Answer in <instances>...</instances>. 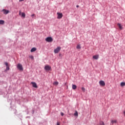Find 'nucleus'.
Here are the masks:
<instances>
[{
    "label": "nucleus",
    "instance_id": "obj_27",
    "mask_svg": "<svg viewBox=\"0 0 125 125\" xmlns=\"http://www.w3.org/2000/svg\"><path fill=\"white\" fill-rule=\"evenodd\" d=\"M124 116H125V110L124 111Z\"/></svg>",
    "mask_w": 125,
    "mask_h": 125
},
{
    "label": "nucleus",
    "instance_id": "obj_13",
    "mask_svg": "<svg viewBox=\"0 0 125 125\" xmlns=\"http://www.w3.org/2000/svg\"><path fill=\"white\" fill-rule=\"evenodd\" d=\"M121 86H125V82H122L120 84Z\"/></svg>",
    "mask_w": 125,
    "mask_h": 125
},
{
    "label": "nucleus",
    "instance_id": "obj_6",
    "mask_svg": "<svg viewBox=\"0 0 125 125\" xmlns=\"http://www.w3.org/2000/svg\"><path fill=\"white\" fill-rule=\"evenodd\" d=\"M31 84H32L33 87L38 88V85H37V83H36V82H31Z\"/></svg>",
    "mask_w": 125,
    "mask_h": 125
},
{
    "label": "nucleus",
    "instance_id": "obj_17",
    "mask_svg": "<svg viewBox=\"0 0 125 125\" xmlns=\"http://www.w3.org/2000/svg\"><path fill=\"white\" fill-rule=\"evenodd\" d=\"M77 49H81V45L80 44H78L77 46L76 47Z\"/></svg>",
    "mask_w": 125,
    "mask_h": 125
},
{
    "label": "nucleus",
    "instance_id": "obj_7",
    "mask_svg": "<svg viewBox=\"0 0 125 125\" xmlns=\"http://www.w3.org/2000/svg\"><path fill=\"white\" fill-rule=\"evenodd\" d=\"M2 12H3V14H8V13H9V11L5 9H3L2 10Z\"/></svg>",
    "mask_w": 125,
    "mask_h": 125
},
{
    "label": "nucleus",
    "instance_id": "obj_20",
    "mask_svg": "<svg viewBox=\"0 0 125 125\" xmlns=\"http://www.w3.org/2000/svg\"><path fill=\"white\" fill-rule=\"evenodd\" d=\"M53 84H54L55 85H58V82H54Z\"/></svg>",
    "mask_w": 125,
    "mask_h": 125
},
{
    "label": "nucleus",
    "instance_id": "obj_9",
    "mask_svg": "<svg viewBox=\"0 0 125 125\" xmlns=\"http://www.w3.org/2000/svg\"><path fill=\"white\" fill-rule=\"evenodd\" d=\"M93 58L94 59H95L96 60H97V59H98V58H99V55H95L93 56Z\"/></svg>",
    "mask_w": 125,
    "mask_h": 125
},
{
    "label": "nucleus",
    "instance_id": "obj_26",
    "mask_svg": "<svg viewBox=\"0 0 125 125\" xmlns=\"http://www.w3.org/2000/svg\"><path fill=\"white\" fill-rule=\"evenodd\" d=\"M35 15H35V14H32V15H31V17H34V16H35Z\"/></svg>",
    "mask_w": 125,
    "mask_h": 125
},
{
    "label": "nucleus",
    "instance_id": "obj_15",
    "mask_svg": "<svg viewBox=\"0 0 125 125\" xmlns=\"http://www.w3.org/2000/svg\"><path fill=\"white\" fill-rule=\"evenodd\" d=\"M0 25H3L4 24V21L0 20Z\"/></svg>",
    "mask_w": 125,
    "mask_h": 125
},
{
    "label": "nucleus",
    "instance_id": "obj_22",
    "mask_svg": "<svg viewBox=\"0 0 125 125\" xmlns=\"http://www.w3.org/2000/svg\"><path fill=\"white\" fill-rule=\"evenodd\" d=\"M29 58H31L32 60H34V56H29Z\"/></svg>",
    "mask_w": 125,
    "mask_h": 125
},
{
    "label": "nucleus",
    "instance_id": "obj_14",
    "mask_svg": "<svg viewBox=\"0 0 125 125\" xmlns=\"http://www.w3.org/2000/svg\"><path fill=\"white\" fill-rule=\"evenodd\" d=\"M21 17H23V18H25V17H26V14H25V13H21Z\"/></svg>",
    "mask_w": 125,
    "mask_h": 125
},
{
    "label": "nucleus",
    "instance_id": "obj_3",
    "mask_svg": "<svg viewBox=\"0 0 125 125\" xmlns=\"http://www.w3.org/2000/svg\"><path fill=\"white\" fill-rule=\"evenodd\" d=\"M46 42H53V39L51 37H47L45 39Z\"/></svg>",
    "mask_w": 125,
    "mask_h": 125
},
{
    "label": "nucleus",
    "instance_id": "obj_16",
    "mask_svg": "<svg viewBox=\"0 0 125 125\" xmlns=\"http://www.w3.org/2000/svg\"><path fill=\"white\" fill-rule=\"evenodd\" d=\"M72 88L73 89H77V85L75 84H72Z\"/></svg>",
    "mask_w": 125,
    "mask_h": 125
},
{
    "label": "nucleus",
    "instance_id": "obj_28",
    "mask_svg": "<svg viewBox=\"0 0 125 125\" xmlns=\"http://www.w3.org/2000/svg\"><path fill=\"white\" fill-rule=\"evenodd\" d=\"M57 125H60V124H59V123H57Z\"/></svg>",
    "mask_w": 125,
    "mask_h": 125
},
{
    "label": "nucleus",
    "instance_id": "obj_11",
    "mask_svg": "<svg viewBox=\"0 0 125 125\" xmlns=\"http://www.w3.org/2000/svg\"><path fill=\"white\" fill-rule=\"evenodd\" d=\"M117 122L118 121H117L116 120H112L111 122V124H112V125H114V124H117Z\"/></svg>",
    "mask_w": 125,
    "mask_h": 125
},
{
    "label": "nucleus",
    "instance_id": "obj_18",
    "mask_svg": "<svg viewBox=\"0 0 125 125\" xmlns=\"http://www.w3.org/2000/svg\"><path fill=\"white\" fill-rule=\"evenodd\" d=\"M74 116L76 117H78L79 116V113L77 112V111H76L75 113H74Z\"/></svg>",
    "mask_w": 125,
    "mask_h": 125
},
{
    "label": "nucleus",
    "instance_id": "obj_31",
    "mask_svg": "<svg viewBox=\"0 0 125 125\" xmlns=\"http://www.w3.org/2000/svg\"><path fill=\"white\" fill-rule=\"evenodd\" d=\"M76 7H79V5H77Z\"/></svg>",
    "mask_w": 125,
    "mask_h": 125
},
{
    "label": "nucleus",
    "instance_id": "obj_19",
    "mask_svg": "<svg viewBox=\"0 0 125 125\" xmlns=\"http://www.w3.org/2000/svg\"><path fill=\"white\" fill-rule=\"evenodd\" d=\"M100 125H105V124L104 123V122H103V121H101L100 122Z\"/></svg>",
    "mask_w": 125,
    "mask_h": 125
},
{
    "label": "nucleus",
    "instance_id": "obj_24",
    "mask_svg": "<svg viewBox=\"0 0 125 125\" xmlns=\"http://www.w3.org/2000/svg\"><path fill=\"white\" fill-rule=\"evenodd\" d=\"M6 70L7 71H8L9 70V66H6Z\"/></svg>",
    "mask_w": 125,
    "mask_h": 125
},
{
    "label": "nucleus",
    "instance_id": "obj_21",
    "mask_svg": "<svg viewBox=\"0 0 125 125\" xmlns=\"http://www.w3.org/2000/svg\"><path fill=\"white\" fill-rule=\"evenodd\" d=\"M82 91H83V92H85V88H84V87H83L82 88Z\"/></svg>",
    "mask_w": 125,
    "mask_h": 125
},
{
    "label": "nucleus",
    "instance_id": "obj_5",
    "mask_svg": "<svg viewBox=\"0 0 125 125\" xmlns=\"http://www.w3.org/2000/svg\"><path fill=\"white\" fill-rule=\"evenodd\" d=\"M99 84L101 85V86H105V84L104 81L101 80L99 82Z\"/></svg>",
    "mask_w": 125,
    "mask_h": 125
},
{
    "label": "nucleus",
    "instance_id": "obj_10",
    "mask_svg": "<svg viewBox=\"0 0 125 125\" xmlns=\"http://www.w3.org/2000/svg\"><path fill=\"white\" fill-rule=\"evenodd\" d=\"M117 25L120 30H123V26L121 24V23H118Z\"/></svg>",
    "mask_w": 125,
    "mask_h": 125
},
{
    "label": "nucleus",
    "instance_id": "obj_12",
    "mask_svg": "<svg viewBox=\"0 0 125 125\" xmlns=\"http://www.w3.org/2000/svg\"><path fill=\"white\" fill-rule=\"evenodd\" d=\"M36 50H37V48H32L31 50V52H35V51H36Z\"/></svg>",
    "mask_w": 125,
    "mask_h": 125
},
{
    "label": "nucleus",
    "instance_id": "obj_29",
    "mask_svg": "<svg viewBox=\"0 0 125 125\" xmlns=\"http://www.w3.org/2000/svg\"><path fill=\"white\" fill-rule=\"evenodd\" d=\"M24 0H20L19 1H23Z\"/></svg>",
    "mask_w": 125,
    "mask_h": 125
},
{
    "label": "nucleus",
    "instance_id": "obj_23",
    "mask_svg": "<svg viewBox=\"0 0 125 125\" xmlns=\"http://www.w3.org/2000/svg\"><path fill=\"white\" fill-rule=\"evenodd\" d=\"M4 64L6 66V67H8V66H9L8 65V63L7 62H5Z\"/></svg>",
    "mask_w": 125,
    "mask_h": 125
},
{
    "label": "nucleus",
    "instance_id": "obj_1",
    "mask_svg": "<svg viewBox=\"0 0 125 125\" xmlns=\"http://www.w3.org/2000/svg\"><path fill=\"white\" fill-rule=\"evenodd\" d=\"M61 50V47L58 46L57 48L54 49V53H59V51Z\"/></svg>",
    "mask_w": 125,
    "mask_h": 125
},
{
    "label": "nucleus",
    "instance_id": "obj_25",
    "mask_svg": "<svg viewBox=\"0 0 125 125\" xmlns=\"http://www.w3.org/2000/svg\"><path fill=\"white\" fill-rule=\"evenodd\" d=\"M61 116H64V113L63 112H61Z\"/></svg>",
    "mask_w": 125,
    "mask_h": 125
},
{
    "label": "nucleus",
    "instance_id": "obj_8",
    "mask_svg": "<svg viewBox=\"0 0 125 125\" xmlns=\"http://www.w3.org/2000/svg\"><path fill=\"white\" fill-rule=\"evenodd\" d=\"M44 69L46 70V71H49L50 69H51V67H50L49 65H46L44 67Z\"/></svg>",
    "mask_w": 125,
    "mask_h": 125
},
{
    "label": "nucleus",
    "instance_id": "obj_30",
    "mask_svg": "<svg viewBox=\"0 0 125 125\" xmlns=\"http://www.w3.org/2000/svg\"><path fill=\"white\" fill-rule=\"evenodd\" d=\"M19 15H21V12H20Z\"/></svg>",
    "mask_w": 125,
    "mask_h": 125
},
{
    "label": "nucleus",
    "instance_id": "obj_4",
    "mask_svg": "<svg viewBox=\"0 0 125 125\" xmlns=\"http://www.w3.org/2000/svg\"><path fill=\"white\" fill-rule=\"evenodd\" d=\"M57 14L58 15V19H61L63 17V14L61 13L58 12Z\"/></svg>",
    "mask_w": 125,
    "mask_h": 125
},
{
    "label": "nucleus",
    "instance_id": "obj_2",
    "mask_svg": "<svg viewBox=\"0 0 125 125\" xmlns=\"http://www.w3.org/2000/svg\"><path fill=\"white\" fill-rule=\"evenodd\" d=\"M17 68L20 71H23V66L21 63H18L17 65Z\"/></svg>",
    "mask_w": 125,
    "mask_h": 125
}]
</instances>
